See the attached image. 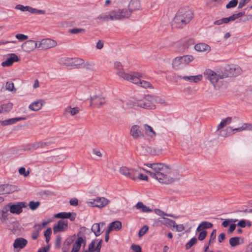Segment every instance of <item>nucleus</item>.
<instances>
[{
    "label": "nucleus",
    "mask_w": 252,
    "mask_h": 252,
    "mask_svg": "<svg viewBox=\"0 0 252 252\" xmlns=\"http://www.w3.org/2000/svg\"><path fill=\"white\" fill-rule=\"evenodd\" d=\"M103 225L104 223L103 222L100 223H94L93 225L91 230L94 233L95 236H98L100 235V225Z\"/></svg>",
    "instance_id": "e433bc0d"
},
{
    "label": "nucleus",
    "mask_w": 252,
    "mask_h": 252,
    "mask_svg": "<svg viewBox=\"0 0 252 252\" xmlns=\"http://www.w3.org/2000/svg\"><path fill=\"white\" fill-rule=\"evenodd\" d=\"M133 75L137 76L138 80L132 81L129 80V81L135 84H140V86L144 88H149L152 87L151 84L147 81L141 80V78L143 77V74L140 72H133Z\"/></svg>",
    "instance_id": "2eb2a0df"
},
{
    "label": "nucleus",
    "mask_w": 252,
    "mask_h": 252,
    "mask_svg": "<svg viewBox=\"0 0 252 252\" xmlns=\"http://www.w3.org/2000/svg\"><path fill=\"white\" fill-rule=\"evenodd\" d=\"M15 37L17 39L21 41L26 40L28 38V36L27 35L21 33L17 34L15 35Z\"/></svg>",
    "instance_id": "bf43d9fd"
},
{
    "label": "nucleus",
    "mask_w": 252,
    "mask_h": 252,
    "mask_svg": "<svg viewBox=\"0 0 252 252\" xmlns=\"http://www.w3.org/2000/svg\"><path fill=\"white\" fill-rule=\"evenodd\" d=\"M232 117H228L222 120L220 124L217 126V130H219L223 127H224L225 126L228 124H229L232 121Z\"/></svg>",
    "instance_id": "c9c22d12"
},
{
    "label": "nucleus",
    "mask_w": 252,
    "mask_h": 252,
    "mask_svg": "<svg viewBox=\"0 0 252 252\" xmlns=\"http://www.w3.org/2000/svg\"><path fill=\"white\" fill-rule=\"evenodd\" d=\"M34 229L32 232V238L33 240H36L38 237L40 230L37 228Z\"/></svg>",
    "instance_id": "680f3d73"
},
{
    "label": "nucleus",
    "mask_w": 252,
    "mask_h": 252,
    "mask_svg": "<svg viewBox=\"0 0 252 252\" xmlns=\"http://www.w3.org/2000/svg\"><path fill=\"white\" fill-rule=\"evenodd\" d=\"M50 144L49 142L38 141L34 142L31 145L30 150H35L39 148H43Z\"/></svg>",
    "instance_id": "473e14b6"
},
{
    "label": "nucleus",
    "mask_w": 252,
    "mask_h": 252,
    "mask_svg": "<svg viewBox=\"0 0 252 252\" xmlns=\"http://www.w3.org/2000/svg\"><path fill=\"white\" fill-rule=\"evenodd\" d=\"M193 59V57L190 55L177 57L172 61V67L176 70L180 69L187 65Z\"/></svg>",
    "instance_id": "6e6552de"
},
{
    "label": "nucleus",
    "mask_w": 252,
    "mask_h": 252,
    "mask_svg": "<svg viewBox=\"0 0 252 252\" xmlns=\"http://www.w3.org/2000/svg\"><path fill=\"white\" fill-rule=\"evenodd\" d=\"M70 217V213L61 212L55 215V217L61 219H67Z\"/></svg>",
    "instance_id": "c03bdc74"
},
{
    "label": "nucleus",
    "mask_w": 252,
    "mask_h": 252,
    "mask_svg": "<svg viewBox=\"0 0 252 252\" xmlns=\"http://www.w3.org/2000/svg\"><path fill=\"white\" fill-rule=\"evenodd\" d=\"M110 224L113 227V230H120L122 227V222L119 220H116L112 222Z\"/></svg>",
    "instance_id": "79ce46f5"
},
{
    "label": "nucleus",
    "mask_w": 252,
    "mask_h": 252,
    "mask_svg": "<svg viewBox=\"0 0 252 252\" xmlns=\"http://www.w3.org/2000/svg\"><path fill=\"white\" fill-rule=\"evenodd\" d=\"M193 17L192 12L189 10H180L174 18V22L178 25L188 24Z\"/></svg>",
    "instance_id": "7ed1b4c3"
},
{
    "label": "nucleus",
    "mask_w": 252,
    "mask_h": 252,
    "mask_svg": "<svg viewBox=\"0 0 252 252\" xmlns=\"http://www.w3.org/2000/svg\"><path fill=\"white\" fill-rule=\"evenodd\" d=\"M141 9V3L139 0H130L128 4V9L125 8L120 9V11L121 16L124 20L129 18L132 12L140 10Z\"/></svg>",
    "instance_id": "39448f33"
},
{
    "label": "nucleus",
    "mask_w": 252,
    "mask_h": 252,
    "mask_svg": "<svg viewBox=\"0 0 252 252\" xmlns=\"http://www.w3.org/2000/svg\"><path fill=\"white\" fill-rule=\"evenodd\" d=\"M38 42H35L32 40H29L25 42L22 45V48L23 51L26 52H31L33 50L37 48Z\"/></svg>",
    "instance_id": "f3484780"
},
{
    "label": "nucleus",
    "mask_w": 252,
    "mask_h": 252,
    "mask_svg": "<svg viewBox=\"0 0 252 252\" xmlns=\"http://www.w3.org/2000/svg\"><path fill=\"white\" fill-rule=\"evenodd\" d=\"M72 61V66H75L77 68L80 67V66L83 65L84 63V61L83 59L80 58H73Z\"/></svg>",
    "instance_id": "a19ab883"
},
{
    "label": "nucleus",
    "mask_w": 252,
    "mask_h": 252,
    "mask_svg": "<svg viewBox=\"0 0 252 252\" xmlns=\"http://www.w3.org/2000/svg\"><path fill=\"white\" fill-rule=\"evenodd\" d=\"M49 222L46 221H44L42 222L41 224H35L34 226V228H38L40 231L43 229L45 226H46L48 224Z\"/></svg>",
    "instance_id": "13d9d810"
},
{
    "label": "nucleus",
    "mask_w": 252,
    "mask_h": 252,
    "mask_svg": "<svg viewBox=\"0 0 252 252\" xmlns=\"http://www.w3.org/2000/svg\"><path fill=\"white\" fill-rule=\"evenodd\" d=\"M238 3L237 0H231L226 5V8L227 9L235 7Z\"/></svg>",
    "instance_id": "6e6d98bb"
},
{
    "label": "nucleus",
    "mask_w": 252,
    "mask_h": 252,
    "mask_svg": "<svg viewBox=\"0 0 252 252\" xmlns=\"http://www.w3.org/2000/svg\"><path fill=\"white\" fill-rule=\"evenodd\" d=\"M10 203L7 204L2 208L1 211L0 212V217L2 221L7 219V214L9 211L10 212Z\"/></svg>",
    "instance_id": "c85d7f7f"
},
{
    "label": "nucleus",
    "mask_w": 252,
    "mask_h": 252,
    "mask_svg": "<svg viewBox=\"0 0 252 252\" xmlns=\"http://www.w3.org/2000/svg\"><path fill=\"white\" fill-rule=\"evenodd\" d=\"M216 230L215 229L213 230L210 235V239L209 241V245L213 242L216 239Z\"/></svg>",
    "instance_id": "338daca9"
},
{
    "label": "nucleus",
    "mask_w": 252,
    "mask_h": 252,
    "mask_svg": "<svg viewBox=\"0 0 252 252\" xmlns=\"http://www.w3.org/2000/svg\"><path fill=\"white\" fill-rule=\"evenodd\" d=\"M97 19L102 21L123 20L120 9L112 10L108 13L101 14L98 16Z\"/></svg>",
    "instance_id": "1a4fd4ad"
},
{
    "label": "nucleus",
    "mask_w": 252,
    "mask_h": 252,
    "mask_svg": "<svg viewBox=\"0 0 252 252\" xmlns=\"http://www.w3.org/2000/svg\"><path fill=\"white\" fill-rule=\"evenodd\" d=\"M18 171H19V173L20 175H23L25 177L28 176L30 174V171L29 170L26 171V169L24 167H22L20 168Z\"/></svg>",
    "instance_id": "864d4df0"
},
{
    "label": "nucleus",
    "mask_w": 252,
    "mask_h": 252,
    "mask_svg": "<svg viewBox=\"0 0 252 252\" xmlns=\"http://www.w3.org/2000/svg\"><path fill=\"white\" fill-rule=\"evenodd\" d=\"M157 101V98L156 97L151 95H146L143 99L126 102V105L127 108L140 107L148 109H154L156 108L155 103Z\"/></svg>",
    "instance_id": "f03ea898"
},
{
    "label": "nucleus",
    "mask_w": 252,
    "mask_h": 252,
    "mask_svg": "<svg viewBox=\"0 0 252 252\" xmlns=\"http://www.w3.org/2000/svg\"><path fill=\"white\" fill-rule=\"evenodd\" d=\"M143 129L145 134L151 138H153L156 137V133L153 128L147 124H144L143 126Z\"/></svg>",
    "instance_id": "cd10ccee"
},
{
    "label": "nucleus",
    "mask_w": 252,
    "mask_h": 252,
    "mask_svg": "<svg viewBox=\"0 0 252 252\" xmlns=\"http://www.w3.org/2000/svg\"><path fill=\"white\" fill-rule=\"evenodd\" d=\"M194 49L196 51L200 52H209L211 51L210 46L204 43H200L196 44L194 46Z\"/></svg>",
    "instance_id": "bb28decb"
},
{
    "label": "nucleus",
    "mask_w": 252,
    "mask_h": 252,
    "mask_svg": "<svg viewBox=\"0 0 252 252\" xmlns=\"http://www.w3.org/2000/svg\"><path fill=\"white\" fill-rule=\"evenodd\" d=\"M207 234V232L206 230L202 231L198 236V240L200 241H203L206 237Z\"/></svg>",
    "instance_id": "69168bd1"
},
{
    "label": "nucleus",
    "mask_w": 252,
    "mask_h": 252,
    "mask_svg": "<svg viewBox=\"0 0 252 252\" xmlns=\"http://www.w3.org/2000/svg\"><path fill=\"white\" fill-rule=\"evenodd\" d=\"M95 242L94 240L92 241L90 244L88 249L90 252H94L95 251H97V250H95Z\"/></svg>",
    "instance_id": "052dcab7"
},
{
    "label": "nucleus",
    "mask_w": 252,
    "mask_h": 252,
    "mask_svg": "<svg viewBox=\"0 0 252 252\" xmlns=\"http://www.w3.org/2000/svg\"><path fill=\"white\" fill-rule=\"evenodd\" d=\"M85 29L82 28H73L69 29L68 32L71 34H78L82 32H84Z\"/></svg>",
    "instance_id": "49530a36"
},
{
    "label": "nucleus",
    "mask_w": 252,
    "mask_h": 252,
    "mask_svg": "<svg viewBox=\"0 0 252 252\" xmlns=\"http://www.w3.org/2000/svg\"><path fill=\"white\" fill-rule=\"evenodd\" d=\"M105 103L104 98L101 94L94 95L91 97V105L99 106Z\"/></svg>",
    "instance_id": "a211bd4d"
},
{
    "label": "nucleus",
    "mask_w": 252,
    "mask_h": 252,
    "mask_svg": "<svg viewBox=\"0 0 252 252\" xmlns=\"http://www.w3.org/2000/svg\"><path fill=\"white\" fill-rule=\"evenodd\" d=\"M197 242V239L195 237L191 238L190 241L186 245V249H190L193 245Z\"/></svg>",
    "instance_id": "8fccbe9b"
},
{
    "label": "nucleus",
    "mask_w": 252,
    "mask_h": 252,
    "mask_svg": "<svg viewBox=\"0 0 252 252\" xmlns=\"http://www.w3.org/2000/svg\"><path fill=\"white\" fill-rule=\"evenodd\" d=\"M29 6H24L21 4H18L16 5L15 8L17 10H20L22 11L25 12L27 11L28 10Z\"/></svg>",
    "instance_id": "e2e57ef3"
},
{
    "label": "nucleus",
    "mask_w": 252,
    "mask_h": 252,
    "mask_svg": "<svg viewBox=\"0 0 252 252\" xmlns=\"http://www.w3.org/2000/svg\"><path fill=\"white\" fill-rule=\"evenodd\" d=\"M130 133L134 139L144 137L143 133L141 131L139 126L137 125H134L131 127Z\"/></svg>",
    "instance_id": "5701e85b"
},
{
    "label": "nucleus",
    "mask_w": 252,
    "mask_h": 252,
    "mask_svg": "<svg viewBox=\"0 0 252 252\" xmlns=\"http://www.w3.org/2000/svg\"><path fill=\"white\" fill-rule=\"evenodd\" d=\"M165 169L164 174H157V177L160 180V183L169 184L180 179L179 171L175 167L166 165Z\"/></svg>",
    "instance_id": "f257e3e1"
},
{
    "label": "nucleus",
    "mask_w": 252,
    "mask_h": 252,
    "mask_svg": "<svg viewBox=\"0 0 252 252\" xmlns=\"http://www.w3.org/2000/svg\"><path fill=\"white\" fill-rule=\"evenodd\" d=\"M80 109L77 107H71V106H67L64 109V115H67L70 114L71 116H74L78 114Z\"/></svg>",
    "instance_id": "c756f323"
},
{
    "label": "nucleus",
    "mask_w": 252,
    "mask_h": 252,
    "mask_svg": "<svg viewBox=\"0 0 252 252\" xmlns=\"http://www.w3.org/2000/svg\"><path fill=\"white\" fill-rule=\"evenodd\" d=\"M130 170L126 167H122L120 169L121 174L130 178Z\"/></svg>",
    "instance_id": "37998d69"
},
{
    "label": "nucleus",
    "mask_w": 252,
    "mask_h": 252,
    "mask_svg": "<svg viewBox=\"0 0 252 252\" xmlns=\"http://www.w3.org/2000/svg\"><path fill=\"white\" fill-rule=\"evenodd\" d=\"M203 75L214 86H215L220 80L224 78L222 70L215 71L210 69H207L205 70Z\"/></svg>",
    "instance_id": "423d86ee"
},
{
    "label": "nucleus",
    "mask_w": 252,
    "mask_h": 252,
    "mask_svg": "<svg viewBox=\"0 0 252 252\" xmlns=\"http://www.w3.org/2000/svg\"><path fill=\"white\" fill-rule=\"evenodd\" d=\"M3 194L13 193L18 190V187L11 184H2Z\"/></svg>",
    "instance_id": "a878e982"
},
{
    "label": "nucleus",
    "mask_w": 252,
    "mask_h": 252,
    "mask_svg": "<svg viewBox=\"0 0 252 252\" xmlns=\"http://www.w3.org/2000/svg\"><path fill=\"white\" fill-rule=\"evenodd\" d=\"M67 228V221L65 220H60L57 224L54 225L53 231L54 233L58 232L63 231Z\"/></svg>",
    "instance_id": "6ab92c4d"
},
{
    "label": "nucleus",
    "mask_w": 252,
    "mask_h": 252,
    "mask_svg": "<svg viewBox=\"0 0 252 252\" xmlns=\"http://www.w3.org/2000/svg\"><path fill=\"white\" fill-rule=\"evenodd\" d=\"M151 169V170H145L152 177L155 178L160 183V180L157 177V174H165V166L167 165L161 163H146L144 164Z\"/></svg>",
    "instance_id": "20e7f679"
},
{
    "label": "nucleus",
    "mask_w": 252,
    "mask_h": 252,
    "mask_svg": "<svg viewBox=\"0 0 252 252\" xmlns=\"http://www.w3.org/2000/svg\"><path fill=\"white\" fill-rule=\"evenodd\" d=\"M228 128L232 129V134L236 132H241L244 130L252 131V124L251 123H243L240 127L235 128L229 127Z\"/></svg>",
    "instance_id": "4be33fe9"
},
{
    "label": "nucleus",
    "mask_w": 252,
    "mask_h": 252,
    "mask_svg": "<svg viewBox=\"0 0 252 252\" xmlns=\"http://www.w3.org/2000/svg\"><path fill=\"white\" fill-rule=\"evenodd\" d=\"M27 244L28 241L26 239L19 237L15 240L13 246L15 250H20L24 248Z\"/></svg>",
    "instance_id": "412c9836"
},
{
    "label": "nucleus",
    "mask_w": 252,
    "mask_h": 252,
    "mask_svg": "<svg viewBox=\"0 0 252 252\" xmlns=\"http://www.w3.org/2000/svg\"><path fill=\"white\" fill-rule=\"evenodd\" d=\"M224 78L228 77H236L242 73L241 67L236 64L226 65L222 69Z\"/></svg>",
    "instance_id": "9d476101"
},
{
    "label": "nucleus",
    "mask_w": 252,
    "mask_h": 252,
    "mask_svg": "<svg viewBox=\"0 0 252 252\" xmlns=\"http://www.w3.org/2000/svg\"><path fill=\"white\" fill-rule=\"evenodd\" d=\"M62 238L61 235H58L57 236L56 242H55V247L56 248L59 249L61 247V244L62 243Z\"/></svg>",
    "instance_id": "0e129e2a"
},
{
    "label": "nucleus",
    "mask_w": 252,
    "mask_h": 252,
    "mask_svg": "<svg viewBox=\"0 0 252 252\" xmlns=\"http://www.w3.org/2000/svg\"><path fill=\"white\" fill-rule=\"evenodd\" d=\"M244 243V239L239 237H234L229 239V244L231 247H236Z\"/></svg>",
    "instance_id": "2f4dec72"
},
{
    "label": "nucleus",
    "mask_w": 252,
    "mask_h": 252,
    "mask_svg": "<svg viewBox=\"0 0 252 252\" xmlns=\"http://www.w3.org/2000/svg\"><path fill=\"white\" fill-rule=\"evenodd\" d=\"M10 206V213L19 215L23 211V209L27 207L26 203L25 202H17L15 203H9Z\"/></svg>",
    "instance_id": "4468645a"
},
{
    "label": "nucleus",
    "mask_w": 252,
    "mask_h": 252,
    "mask_svg": "<svg viewBox=\"0 0 252 252\" xmlns=\"http://www.w3.org/2000/svg\"><path fill=\"white\" fill-rule=\"evenodd\" d=\"M238 221L237 219H227L225 220L224 221H223L222 223V225L224 227H226L228 225V224L231 222H236Z\"/></svg>",
    "instance_id": "3c124183"
},
{
    "label": "nucleus",
    "mask_w": 252,
    "mask_h": 252,
    "mask_svg": "<svg viewBox=\"0 0 252 252\" xmlns=\"http://www.w3.org/2000/svg\"><path fill=\"white\" fill-rule=\"evenodd\" d=\"M13 106L11 103L4 104L0 106V113L7 112L10 111Z\"/></svg>",
    "instance_id": "4c0bfd02"
},
{
    "label": "nucleus",
    "mask_w": 252,
    "mask_h": 252,
    "mask_svg": "<svg viewBox=\"0 0 252 252\" xmlns=\"http://www.w3.org/2000/svg\"><path fill=\"white\" fill-rule=\"evenodd\" d=\"M44 103V100L39 99L30 104L29 108L32 111H37L41 109Z\"/></svg>",
    "instance_id": "b1692460"
},
{
    "label": "nucleus",
    "mask_w": 252,
    "mask_h": 252,
    "mask_svg": "<svg viewBox=\"0 0 252 252\" xmlns=\"http://www.w3.org/2000/svg\"><path fill=\"white\" fill-rule=\"evenodd\" d=\"M135 207L137 209L141 210L143 212L148 213L152 211V210L151 209L147 207L141 202H138L136 204Z\"/></svg>",
    "instance_id": "f704fd0d"
},
{
    "label": "nucleus",
    "mask_w": 252,
    "mask_h": 252,
    "mask_svg": "<svg viewBox=\"0 0 252 252\" xmlns=\"http://www.w3.org/2000/svg\"><path fill=\"white\" fill-rule=\"evenodd\" d=\"M131 248L135 252H141V248L139 245H132Z\"/></svg>",
    "instance_id": "774afa93"
},
{
    "label": "nucleus",
    "mask_w": 252,
    "mask_h": 252,
    "mask_svg": "<svg viewBox=\"0 0 252 252\" xmlns=\"http://www.w3.org/2000/svg\"><path fill=\"white\" fill-rule=\"evenodd\" d=\"M213 226V225L212 223L206 221H202L200 223V226H202V229L203 230L205 229L211 228Z\"/></svg>",
    "instance_id": "a18cd8bd"
},
{
    "label": "nucleus",
    "mask_w": 252,
    "mask_h": 252,
    "mask_svg": "<svg viewBox=\"0 0 252 252\" xmlns=\"http://www.w3.org/2000/svg\"><path fill=\"white\" fill-rule=\"evenodd\" d=\"M73 240L72 237L68 238L65 240L63 247V251L67 252V251L69 249L70 245L72 243Z\"/></svg>",
    "instance_id": "58836bf2"
},
{
    "label": "nucleus",
    "mask_w": 252,
    "mask_h": 252,
    "mask_svg": "<svg viewBox=\"0 0 252 252\" xmlns=\"http://www.w3.org/2000/svg\"><path fill=\"white\" fill-rule=\"evenodd\" d=\"M57 45V42L50 38L43 39L38 42L37 48L40 50H47L54 47Z\"/></svg>",
    "instance_id": "ddd939ff"
},
{
    "label": "nucleus",
    "mask_w": 252,
    "mask_h": 252,
    "mask_svg": "<svg viewBox=\"0 0 252 252\" xmlns=\"http://www.w3.org/2000/svg\"><path fill=\"white\" fill-rule=\"evenodd\" d=\"M114 65L116 73L119 76V77L128 81L129 80H132L134 81L138 80L136 77L137 76L133 75V72H131L130 73H126L125 72L123 65L120 62H115Z\"/></svg>",
    "instance_id": "0eeeda50"
},
{
    "label": "nucleus",
    "mask_w": 252,
    "mask_h": 252,
    "mask_svg": "<svg viewBox=\"0 0 252 252\" xmlns=\"http://www.w3.org/2000/svg\"><path fill=\"white\" fill-rule=\"evenodd\" d=\"M39 205L40 202L39 201L34 202L31 201L30 202L29 206L31 210H34L39 207Z\"/></svg>",
    "instance_id": "de8ad7c7"
},
{
    "label": "nucleus",
    "mask_w": 252,
    "mask_h": 252,
    "mask_svg": "<svg viewBox=\"0 0 252 252\" xmlns=\"http://www.w3.org/2000/svg\"><path fill=\"white\" fill-rule=\"evenodd\" d=\"M84 241L83 238L81 237H79L74 244H73L72 250L74 252H78L80 249L81 244Z\"/></svg>",
    "instance_id": "72a5a7b5"
},
{
    "label": "nucleus",
    "mask_w": 252,
    "mask_h": 252,
    "mask_svg": "<svg viewBox=\"0 0 252 252\" xmlns=\"http://www.w3.org/2000/svg\"><path fill=\"white\" fill-rule=\"evenodd\" d=\"M8 56L9 57H8L4 62H2L1 65L2 67L10 66L14 62H18L19 61L18 56L15 54H9Z\"/></svg>",
    "instance_id": "aec40b11"
},
{
    "label": "nucleus",
    "mask_w": 252,
    "mask_h": 252,
    "mask_svg": "<svg viewBox=\"0 0 252 252\" xmlns=\"http://www.w3.org/2000/svg\"><path fill=\"white\" fill-rule=\"evenodd\" d=\"M203 78L202 74H198L197 75H185L177 74L175 75L174 79L176 82H177L178 80L182 79L185 81L189 82L190 83H198L201 81Z\"/></svg>",
    "instance_id": "9b49d317"
},
{
    "label": "nucleus",
    "mask_w": 252,
    "mask_h": 252,
    "mask_svg": "<svg viewBox=\"0 0 252 252\" xmlns=\"http://www.w3.org/2000/svg\"><path fill=\"white\" fill-rule=\"evenodd\" d=\"M73 58H66L63 60V64L66 66H72Z\"/></svg>",
    "instance_id": "4d7b16f0"
},
{
    "label": "nucleus",
    "mask_w": 252,
    "mask_h": 252,
    "mask_svg": "<svg viewBox=\"0 0 252 252\" xmlns=\"http://www.w3.org/2000/svg\"><path fill=\"white\" fill-rule=\"evenodd\" d=\"M238 226H239L242 228H244L246 226L248 227H250L252 225V223L249 220H240L238 223L237 224Z\"/></svg>",
    "instance_id": "ea45409f"
},
{
    "label": "nucleus",
    "mask_w": 252,
    "mask_h": 252,
    "mask_svg": "<svg viewBox=\"0 0 252 252\" xmlns=\"http://www.w3.org/2000/svg\"><path fill=\"white\" fill-rule=\"evenodd\" d=\"M5 89L6 90L12 92L13 90L16 91L14 88V84L12 82H7L5 84Z\"/></svg>",
    "instance_id": "5fc2aeb1"
},
{
    "label": "nucleus",
    "mask_w": 252,
    "mask_h": 252,
    "mask_svg": "<svg viewBox=\"0 0 252 252\" xmlns=\"http://www.w3.org/2000/svg\"><path fill=\"white\" fill-rule=\"evenodd\" d=\"M26 119V117H18V118H13L9 119L7 120H5L4 121H0V125L2 126H5L8 125H10L14 124L19 121L25 120Z\"/></svg>",
    "instance_id": "393cba45"
},
{
    "label": "nucleus",
    "mask_w": 252,
    "mask_h": 252,
    "mask_svg": "<svg viewBox=\"0 0 252 252\" xmlns=\"http://www.w3.org/2000/svg\"><path fill=\"white\" fill-rule=\"evenodd\" d=\"M92 200L90 201L89 203L91 204L92 207L98 208H103L106 206L110 202L107 199L103 197H97L96 199Z\"/></svg>",
    "instance_id": "dca6fc26"
},
{
    "label": "nucleus",
    "mask_w": 252,
    "mask_h": 252,
    "mask_svg": "<svg viewBox=\"0 0 252 252\" xmlns=\"http://www.w3.org/2000/svg\"><path fill=\"white\" fill-rule=\"evenodd\" d=\"M143 154L157 155L161 154L162 148L160 146L155 145L154 146H141Z\"/></svg>",
    "instance_id": "f8f14e48"
},
{
    "label": "nucleus",
    "mask_w": 252,
    "mask_h": 252,
    "mask_svg": "<svg viewBox=\"0 0 252 252\" xmlns=\"http://www.w3.org/2000/svg\"><path fill=\"white\" fill-rule=\"evenodd\" d=\"M142 170L145 171L146 170L139 167L135 169H131L130 170V178L133 180L138 179V175Z\"/></svg>",
    "instance_id": "7c9ffc66"
},
{
    "label": "nucleus",
    "mask_w": 252,
    "mask_h": 252,
    "mask_svg": "<svg viewBox=\"0 0 252 252\" xmlns=\"http://www.w3.org/2000/svg\"><path fill=\"white\" fill-rule=\"evenodd\" d=\"M149 227L147 225L143 226L139 230L138 232V236L139 237L143 236L148 231Z\"/></svg>",
    "instance_id": "603ef678"
},
{
    "label": "nucleus",
    "mask_w": 252,
    "mask_h": 252,
    "mask_svg": "<svg viewBox=\"0 0 252 252\" xmlns=\"http://www.w3.org/2000/svg\"><path fill=\"white\" fill-rule=\"evenodd\" d=\"M163 219L165 220V224L166 225L170 227H173V228H175L176 222L174 220L165 218H163Z\"/></svg>",
    "instance_id": "09e8293b"
}]
</instances>
